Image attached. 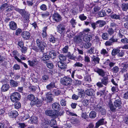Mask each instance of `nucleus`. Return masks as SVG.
Returning a JSON list of instances; mask_svg holds the SVG:
<instances>
[{
    "mask_svg": "<svg viewBox=\"0 0 128 128\" xmlns=\"http://www.w3.org/2000/svg\"><path fill=\"white\" fill-rule=\"evenodd\" d=\"M121 8L123 11H126L128 10V3L122 4L121 6Z\"/></svg>",
    "mask_w": 128,
    "mask_h": 128,
    "instance_id": "26",
    "label": "nucleus"
},
{
    "mask_svg": "<svg viewBox=\"0 0 128 128\" xmlns=\"http://www.w3.org/2000/svg\"><path fill=\"white\" fill-rule=\"evenodd\" d=\"M40 59L42 61H46L48 60L50 58L49 56L48 55L43 54L42 57L40 56Z\"/></svg>",
    "mask_w": 128,
    "mask_h": 128,
    "instance_id": "30",
    "label": "nucleus"
},
{
    "mask_svg": "<svg viewBox=\"0 0 128 128\" xmlns=\"http://www.w3.org/2000/svg\"><path fill=\"white\" fill-rule=\"evenodd\" d=\"M30 121L32 124H36L38 122V120L36 117L33 116L31 118Z\"/></svg>",
    "mask_w": 128,
    "mask_h": 128,
    "instance_id": "40",
    "label": "nucleus"
},
{
    "mask_svg": "<svg viewBox=\"0 0 128 128\" xmlns=\"http://www.w3.org/2000/svg\"><path fill=\"white\" fill-rule=\"evenodd\" d=\"M106 87H105L104 89L103 90H100L97 92L96 93V94L97 96L99 95L100 97L103 96V95H105V92L106 90Z\"/></svg>",
    "mask_w": 128,
    "mask_h": 128,
    "instance_id": "38",
    "label": "nucleus"
},
{
    "mask_svg": "<svg viewBox=\"0 0 128 128\" xmlns=\"http://www.w3.org/2000/svg\"><path fill=\"white\" fill-rule=\"evenodd\" d=\"M119 68L118 66H115L111 69L112 72L114 73H117L119 71Z\"/></svg>",
    "mask_w": 128,
    "mask_h": 128,
    "instance_id": "48",
    "label": "nucleus"
},
{
    "mask_svg": "<svg viewBox=\"0 0 128 128\" xmlns=\"http://www.w3.org/2000/svg\"><path fill=\"white\" fill-rule=\"evenodd\" d=\"M84 80L86 82H90L91 81L90 76L89 75H87L84 77Z\"/></svg>",
    "mask_w": 128,
    "mask_h": 128,
    "instance_id": "60",
    "label": "nucleus"
},
{
    "mask_svg": "<svg viewBox=\"0 0 128 128\" xmlns=\"http://www.w3.org/2000/svg\"><path fill=\"white\" fill-rule=\"evenodd\" d=\"M47 29V27H45L42 30V36L43 38H45L47 36V33L46 32V30Z\"/></svg>",
    "mask_w": 128,
    "mask_h": 128,
    "instance_id": "42",
    "label": "nucleus"
},
{
    "mask_svg": "<svg viewBox=\"0 0 128 128\" xmlns=\"http://www.w3.org/2000/svg\"><path fill=\"white\" fill-rule=\"evenodd\" d=\"M86 94L89 96H94L95 94V92L92 88L87 89L85 90Z\"/></svg>",
    "mask_w": 128,
    "mask_h": 128,
    "instance_id": "11",
    "label": "nucleus"
},
{
    "mask_svg": "<svg viewBox=\"0 0 128 128\" xmlns=\"http://www.w3.org/2000/svg\"><path fill=\"white\" fill-rule=\"evenodd\" d=\"M8 5L7 3H5L2 4L0 7V9L2 11H4L8 7Z\"/></svg>",
    "mask_w": 128,
    "mask_h": 128,
    "instance_id": "41",
    "label": "nucleus"
},
{
    "mask_svg": "<svg viewBox=\"0 0 128 128\" xmlns=\"http://www.w3.org/2000/svg\"><path fill=\"white\" fill-rule=\"evenodd\" d=\"M97 109L99 110L102 115H104L106 114V110L104 108L99 105L97 106Z\"/></svg>",
    "mask_w": 128,
    "mask_h": 128,
    "instance_id": "24",
    "label": "nucleus"
},
{
    "mask_svg": "<svg viewBox=\"0 0 128 128\" xmlns=\"http://www.w3.org/2000/svg\"><path fill=\"white\" fill-rule=\"evenodd\" d=\"M56 82H51L50 83L46 86V88L48 90H50L51 89L56 88Z\"/></svg>",
    "mask_w": 128,
    "mask_h": 128,
    "instance_id": "15",
    "label": "nucleus"
},
{
    "mask_svg": "<svg viewBox=\"0 0 128 128\" xmlns=\"http://www.w3.org/2000/svg\"><path fill=\"white\" fill-rule=\"evenodd\" d=\"M110 17L112 18L115 20H120L121 18L120 15H117L116 14H112L110 15Z\"/></svg>",
    "mask_w": 128,
    "mask_h": 128,
    "instance_id": "37",
    "label": "nucleus"
},
{
    "mask_svg": "<svg viewBox=\"0 0 128 128\" xmlns=\"http://www.w3.org/2000/svg\"><path fill=\"white\" fill-rule=\"evenodd\" d=\"M48 121L49 122V124H50L52 126L55 125L56 123V120L53 119H51L50 121L48 120Z\"/></svg>",
    "mask_w": 128,
    "mask_h": 128,
    "instance_id": "62",
    "label": "nucleus"
},
{
    "mask_svg": "<svg viewBox=\"0 0 128 128\" xmlns=\"http://www.w3.org/2000/svg\"><path fill=\"white\" fill-rule=\"evenodd\" d=\"M120 50L118 49H113L112 52V56H115L120 52Z\"/></svg>",
    "mask_w": 128,
    "mask_h": 128,
    "instance_id": "43",
    "label": "nucleus"
},
{
    "mask_svg": "<svg viewBox=\"0 0 128 128\" xmlns=\"http://www.w3.org/2000/svg\"><path fill=\"white\" fill-rule=\"evenodd\" d=\"M46 100L47 102H50L53 100V99L51 96H47Z\"/></svg>",
    "mask_w": 128,
    "mask_h": 128,
    "instance_id": "56",
    "label": "nucleus"
},
{
    "mask_svg": "<svg viewBox=\"0 0 128 128\" xmlns=\"http://www.w3.org/2000/svg\"><path fill=\"white\" fill-rule=\"evenodd\" d=\"M90 102V100L85 99L82 101V104L84 106H86L89 104Z\"/></svg>",
    "mask_w": 128,
    "mask_h": 128,
    "instance_id": "50",
    "label": "nucleus"
},
{
    "mask_svg": "<svg viewBox=\"0 0 128 128\" xmlns=\"http://www.w3.org/2000/svg\"><path fill=\"white\" fill-rule=\"evenodd\" d=\"M39 102L38 99L37 98H35L34 99H33L31 101L30 104L31 106H32L38 104Z\"/></svg>",
    "mask_w": 128,
    "mask_h": 128,
    "instance_id": "25",
    "label": "nucleus"
},
{
    "mask_svg": "<svg viewBox=\"0 0 128 128\" xmlns=\"http://www.w3.org/2000/svg\"><path fill=\"white\" fill-rule=\"evenodd\" d=\"M61 84L64 86L68 87L70 86L72 83V80L71 78L69 77L65 76L60 79Z\"/></svg>",
    "mask_w": 128,
    "mask_h": 128,
    "instance_id": "1",
    "label": "nucleus"
},
{
    "mask_svg": "<svg viewBox=\"0 0 128 128\" xmlns=\"http://www.w3.org/2000/svg\"><path fill=\"white\" fill-rule=\"evenodd\" d=\"M82 45L83 47L84 46L86 48H88L91 46L92 44L88 42L86 43L83 42L82 44Z\"/></svg>",
    "mask_w": 128,
    "mask_h": 128,
    "instance_id": "44",
    "label": "nucleus"
},
{
    "mask_svg": "<svg viewBox=\"0 0 128 128\" xmlns=\"http://www.w3.org/2000/svg\"><path fill=\"white\" fill-rule=\"evenodd\" d=\"M15 10L18 12L22 16L23 14H25L26 11L24 9H20L19 8H16Z\"/></svg>",
    "mask_w": 128,
    "mask_h": 128,
    "instance_id": "35",
    "label": "nucleus"
},
{
    "mask_svg": "<svg viewBox=\"0 0 128 128\" xmlns=\"http://www.w3.org/2000/svg\"><path fill=\"white\" fill-rule=\"evenodd\" d=\"M49 56L50 57L52 58H55L56 56V53L55 51L51 50H50L49 52Z\"/></svg>",
    "mask_w": 128,
    "mask_h": 128,
    "instance_id": "31",
    "label": "nucleus"
},
{
    "mask_svg": "<svg viewBox=\"0 0 128 128\" xmlns=\"http://www.w3.org/2000/svg\"><path fill=\"white\" fill-rule=\"evenodd\" d=\"M108 105L110 110L113 112H115L118 109L117 107L112 104L111 100H110L108 102Z\"/></svg>",
    "mask_w": 128,
    "mask_h": 128,
    "instance_id": "6",
    "label": "nucleus"
},
{
    "mask_svg": "<svg viewBox=\"0 0 128 128\" xmlns=\"http://www.w3.org/2000/svg\"><path fill=\"white\" fill-rule=\"evenodd\" d=\"M22 36L25 39L28 40L30 38V34L28 32L24 31L22 33Z\"/></svg>",
    "mask_w": 128,
    "mask_h": 128,
    "instance_id": "16",
    "label": "nucleus"
},
{
    "mask_svg": "<svg viewBox=\"0 0 128 128\" xmlns=\"http://www.w3.org/2000/svg\"><path fill=\"white\" fill-rule=\"evenodd\" d=\"M117 40L116 38H114L112 37L108 40L106 41L105 43V45L106 46L112 45L113 42H117Z\"/></svg>",
    "mask_w": 128,
    "mask_h": 128,
    "instance_id": "8",
    "label": "nucleus"
},
{
    "mask_svg": "<svg viewBox=\"0 0 128 128\" xmlns=\"http://www.w3.org/2000/svg\"><path fill=\"white\" fill-rule=\"evenodd\" d=\"M83 64L79 62H76L75 63L73 67L75 68L77 67H82Z\"/></svg>",
    "mask_w": 128,
    "mask_h": 128,
    "instance_id": "51",
    "label": "nucleus"
},
{
    "mask_svg": "<svg viewBox=\"0 0 128 128\" xmlns=\"http://www.w3.org/2000/svg\"><path fill=\"white\" fill-rule=\"evenodd\" d=\"M28 62L29 63V64L31 66H33L38 63V61L36 59H34L32 61L28 60Z\"/></svg>",
    "mask_w": 128,
    "mask_h": 128,
    "instance_id": "33",
    "label": "nucleus"
},
{
    "mask_svg": "<svg viewBox=\"0 0 128 128\" xmlns=\"http://www.w3.org/2000/svg\"><path fill=\"white\" fill-rule=\"evenodd\" d=\"M35 98L34 96L32 94L28 95L27 96V99L31 101Z\"/></svg>",
    "mask_w": 128,
    "mask_h": 128,
    "instance_id": "55",
    "label": "nucleus"
},
{
    "mask_svg": "<svg viewBox=\"0 0 128 128\" xmlns=\"http://www.w3.org/2000/svg\"><path fill=\"white\" fill-rule=\"evenodd\" d=\"M48 79V76L47 75H44L42 76V80L43 82H46Z\"/></svg>",
    "mask_w": 128,
    "mask_h": 128,
    "instance_id": "57",
    "label": "nucleus"
},
{
    "mask_svg": "<svg viewBox=\"0 0 128 128\" xmlns=\"http://www.w3.org/2000/svg\"><path fill=\"white\" fill-rule=\"evenodd\" d=\"M94 71L98 73L99 76L102 77H104L105 75V72L102 69L98 68H95Z\"/></svg>",
    "mask_w": 128,
    "mask_h": 128,
    "instance_id": "9",
    "label": "nucleus"
},
{
    "mask_svg": "<svg viewBox=\"0 0 128 128\" xmlns=\"http://www.w3.org/2000/svg\"><path fill=\"white\" fill-rule=\"evenodd\" d=\"M59 57L60 60L62 62L65 60L66 58V56L62 54H60Z\"/></svg>",
    "mask_w": 128,
    "mask_h": 128,
    "instance_id": "52",
    "label": "nucleus"
},
{
    "mask_svg": "<svg viewBox=\"0 0 128 128\" xmlns=\"http://www.w3.org/2000/svg\"><path fill=\"white\" fill-rule=\"evenodd\" d=\"M45 113L47 116L54 118L58 116V112L55 110H47L46 111Z\"/></svg>",
    "mask_w": 128,
    "mask_h": 128,
    "instance_id": "3",
    "label": "nucleus"
},
{
    "mask_svg": "<svg viewBox=\"0 0 128 128\" xmlns=\"http://www.w3.org/2000/svg\"><path fill=\"white\" fill-rule=\"evenodd\" d=\"M65 26L62 24H59L57 26V31L60 34H62L64 32Z\"/></svg>",
    "mask_w": 128,
    "mask_h": 128,
    "instance_id": "4",
    "label": "nucleus"
},
{
    "mask_svg": "<svg viewBox=\"0 0 128 128\" xmlns=\"http://www.w3.org/2000/svg\"><path fill=\"white\" fill-rule=\"evenodd\" d=\"M14 6H8V8H6V9L4 11V14L6 15L8 14L10 12L12 11L14 8Z\"/></svg>",
    "mask_w": 128,
    "mask_h": 128,
    "instance_id": "20",
    "label": "nucleus"
},
{
    "mask_svg": "<svg viewBox=\"0 0 128 128\" xmlns=\"http://www.w3.org/2000/svg\"><path fill=\"white\" fill-rule=\"evenodd\" d=\"M49 123L48 120H45L44 122H43L41 124L42 128H48Z\"/></svg>",
    "mask_w": 128,
    "mask_h": 128,
    "instance_id": "28",
    "label": "nucleus"
},
{
    "mask_svg": "<svg viewBox=\"0 0 128 128\" xmlns=\"http://www.w3.org/2000/svg\"><path fill=\"white\" fill-rule=\"evenodd\" d=\"M96 116V113L94 111H91L90 113L89 117L91 118H95Z\"/></svg>",
    "mask_w": 128,
    "mask_h": 128,
    "instance_id": "46",
    "label": "nucleus"
},
{
    "mask_svg": "<svg viewBox=\"0 0 128 128\" xmlns=\"http://www.w3.org/2000/svg\"><path fill=\"white\" fill-rule=\"evenodd\" d=\"M45 63L46 64V66L49 68L52 69L53 68L54 65L52 63L48 62L47 61H46Z\"/></svg>",
    "mask_w": 128,
    "mask_h": 128,
    "instance_id": "53",
    "label": "nucleus"
},
{
    "mask_svg": "<svg viewBox=\"0 0 128 128\" xmlns=\"http://www.w3.org/2000/svg\"><path fill=\"white\" fill-rule=\"evenodd\" d=\"M57 64L58 67L62 70L66 69L67 67L66 65L61 61H58L57 62Z\"/></svg>",
    "mask_w": 128,
    "mask_h": 128,
    "instance_id": "17",
    "label": "nucleus"
},
{
    "mask_svg": "<svg viewBox=\"0 0 128 128\" xmlns=\"http://www.w3.org/2000/svg\"><path fill=\"white\" fill-rule=\"evenodd\" d=\"M70 23L73 28L75 27V25L76 23V20H74L73 18H72L70 21Z\"/></svg>",
    "mask_w": 128,
    "mask_h": 128,
    "instance_id": "54",
    "label": "nucleus"
},
{
    "mask_svg": "<svg viewBox=\"0 0 128 128\" xmlns=\"http://www.w3.org/2000/svg\"><path fill=\"white\" fill-rule=\"evenodd\" d=\"M100 54L104 56H108V52L107 51L106 49L103 48L100 50Z\"/></svg>",
    "mask_w": 128,
    "mask_h": 128,
    "instance_id": "49",
    "label": "nucleus"
},
{
    "mask_svg": "<svg viewBox=\"0 0 128 128\" xmlns=\"http://www.w3.org/2000/svg\"><path fill=\"white\" fill-rule=\"evenodd\" d=\"M40 8L41 10L43 11L46 10L47 9L46 6L44 4H43L41 5Z\"/></svg>",
    "mask_w": 128,
    "mask_h": 128,
    "instance_id": "63",
    "label": "nucleus"
},
{
    "mask_svg": "<svg viewBox=\"0 0 128 128\" xmlns=\"http://www.w3.org/2000/svg\"><path fill=\"white\" fill-rule=\"evenodd\" d=\"M98 14L100 17H104L106 15L105 11L104 10H102L99 12L98 13Z\"/></svg>",
    "mask_w": 128,
    "mask_h": 128,
    "instance_id": "34",
    "label": "nucleus"
},
{
    "mask_svg": "<svg viewBox=\"0 0 128 128\" xmlns=\"http://www.w3.org/2000/svg\"><path fill=\"white\" fill-rule=\"evenodd\" d=\"M114 105L118 108H120L122 104V102L120 99L116 100L114 102Z\"/></svg>",
    "mask_w": 128,
    "mask_h": 128,
    "instance_id": "23",
    "label": "nucleus"
},
{
    "mask_svg": "<svg viewBox=\"0 0 128 128\" xmlns=\"http://www.w3.org/2000/svg\"><path fill=\"white\" fill-rule=\"evenodd\" d=\"M95 49V48L94 47L92 46L89 50L87 51L86 52L90 54H94Z\"/></svg>",
    "mask_w": 128,
    "mask_h": 128,
    "instance_id": "45",
    "label": "nucleus"
},
{
    "mask_svg": "<svg viewBox=\"0 0 128 128\" xmlns=\"http://www.w3.org/2000/svg\"><path fill=\"white\" fill-rule=\"evenodd\" d=\"M10 86L13 87H16L19 85V82H16L14 80H11L10 81Z\"/></svg>",
    "mask_w": 128,
    "mask_h": 128,
    "instance_id": "19",
    "label": "nucleus"
},
{
    "mask_svg": "<svg viewBox=\"0 0 128 128\" xmlns=\"http://www.w3.org/2000/svg\"><path fill=\"white\" fill-rule=\"evenodd\" d=\"M85 94V92L83 90H78V96L80 98H84V97Z\"/></svg>",
    "mask_w": 128,
    "mask_h": 128,
    "instance_id": "36",
    "label": "nucleus"
},
{
    "mask_svg": "<svg viewBox=\"0 0 128 128\" xmlns=\"http://www.w3.org/2000/svg\"><path fill=\"white\" fill-rule=\"evenodd\" d=\"M52 107L53 109L55 110H54L57 111V110H58L60 109V106L59 104L56 102L52 104Z\"/></svg>",
    "mask_w": 128,
    "mask_h": 128,
    "instance_id": "21",
    "label": "nucleus"
},
{
    "mask_svg": "<svg viewBox=\"0 0 128 128\" xmlns=\"http://www.w3.org/2000/svg\"><path fill=\"white\" fill-rule=\"evenodd\" d=\"M109 35L107 33H104L102 35V37L104 40H108V38Z\"/></svg>",
    "mask_w": 128,
    "mask_h": 128,
    "instance_id": "47",
    "label": "nucleus"
},
{
    "mask_svg": "<svg viewBox=\"0 0 128 128\" xmlns=\"http://www.w3.org/2000/svg\"><path fill=\"white\" fill-rule=\"evenodd\" d=\"M124 38H123L121 40V41L124 44H127L128 43V39L127 38H126L125 37H124Z\"/></svg>",
    "mask_w": 128,
    "mask_h": 128,
    "instance_id": "64",
    "label": "nucleus"
},
{
    "mask_svg": "<svg viewBox=\"0 0 128 128\" xmlns=\"http://www.w3.org/2000/svg\"><path fill=\"white\" fill-rule=\"evenodd\" d=\"M15 108L17 109H18L20 108L21 106L20 103L19 102H16L14 104Z\"/></svg>",
    "mask_w": 128,
    "mask_h": 128,
    "instance_id": "58",
    "label": "nucleus"
},
{
    "mask_svg": "<svg viewBox=\"0 0 128 128\" xmlns=\"http://www.w3.org/2000/svg\"><path fill=\"white\" fill-rule=\"evenodd\" d=\"M30 16V13L26 11L22 17L24 20H28L29 19Z\"/></svg>",
    "mask_w": 128,
    "mask_h": 128,
    "instance_id": "29",
    "label": "nucleus"
},
{
    "mask_svg": "<svg viewBox=\"0 0 128 128\" xmlns=\"http://www.w3.org/2000/svg\"><path fill=\"white\" fill-rule=\"evenodd\" d=\"M101 9V8L99 6H95L94 8V12H93L94 14H95L96 12L99 11Z\"/></svg>",
    "mask_w": 128,
    "mask_h": 128,
    "instance_id": "61",
    "label": "nucleus"
},
{
    "mask_svg": "<svg viewBox=\"0 0 128 128\" xmlns=\"http://www.w3.org/2000/svg\"><path fill=\"white\" fill-rule=\"evenodd\" d=\"M107 32L110 35H111L114 34V30L112 28H108L107 30Z\"/></svg>",
    "mask_w": 128,
    "mask_h": 128,
    "instance_id": "59",
    "label": "nucleus"
},
{
    "mask_svg": "<svg viewBox=\"0 0 128 128\" xmlns=\"http://www.w3.org/2000/svg\"><path fill=\"white\" fill-rule=\"evenodd\" d=\"M9 116L11 118H16L18 115V113L16 110L11 111L8 114Z\"/></svg>",
    "mask_w": 128,
    "mask_h": 128,
    "instance_id": "14",
    "label": "nucleus"
},
{
    "mask_svg": "<svg viewBox=\"0 0 128 128\" xmlns=\"http://www.w3.org/2000/svg\"><path fill=\"white\" fill-rule=\"evenodd\" d=\"M21 96L18 92H14L12 93L10 96L11 101L13 102H16L20 99Z\"/></svg>",
    "mask_w": 128,
    "mask_h": 128,
    "instance_id": "2",
    "label": "nucleus"
},
{
    "mask_svg": "<svg viewBox=\"0 0 128 128\" xmlns=\"http://www.w3.org/2000/svg\"><path fill=\"white\" fill-rule=\"evenodd\" d=\"M82 39V38L81 36H76L74 38V41L75 43H80L82 45L83 42Z\"/></svg>",
    "mask_w": 128,
    "mask_h": 128,
    "instance_id": "7",
    "label": "nucleus"
},
{
    "mask_svg": "<svg viewBox=\"0 0 128 128\" xmlns=\"http://www.w3.org/2000/svg\"><path fill=\"white\" fill-rule=\"evenodd\" d=\"M9 26L10 28L12 30H15L17 28L16 24L13 21L10 22Z\"/></svg>",
    "mask_w": 128,
    "mask_h": 128,
    "instance_id": "18",
    "label": "nucleus"
},
{
    "mask_svg": "<svg viewBox=\"0 0 128 128\" xmlns=\"http://www.w3.org/2000/svg\"><path fill=\"white\" fill-rule=\"evenodd\" d=\"M9 88L10 86L8 84H4L1 88V91L4 92L6 91L9 89Z\"/></svg>",
    "mask_w": 128,
    "mask_h": 128,
    "instance_id": "22",
    "label": "nucleus"
},
{
    "mask_svg": "<svg viewBox=\"0 0 128 128\" xmlns=\"http://www.w3.org/2000/svg\"><path fill=\"white\" fill-rule=\"evenodd\" d=\"M46 46V44L45 42L42 43V44L40 45V46H38V48H36L35 50L36 51L38 52L40 51V52H43L44 51V48Z\"/></svg>",
    "mask_w": 128,
    "mask_h": 128,
    "instance_id": "10",
    "label": "nucleus"
},
{
    "mask_svg": "<svg viewBox=\"0 0 128 128\" xmlns=\"http://www.w3.org/2000/svg\"><path fill=\"white\" fill-rule=\"evenodd\" d=\"M91 62L94 66H95L96 64L99 63L100 58L98 57L93 56L92 58Z\"/></svg>",
    "mask_w": 128,
    "mask_h": 128,
    "instance_id": "12",
    "label": "nucleus"
},
{
    "mask_svg": "<svg viewBox=\"0 0 128 128\" xmlns=\"http://www.w3.org/2000/svg\"><path fill=\"white\" fill-rule=\"evenodd\" d=\"M101 82L103 84L106 86L108 83V78L106 77H103L101 80Z\"/></svg>",
    "mask_w": 128,
    "mask_h": 128,
    "instance_id": "27",
    "label": "nucleus"
},
{
    "mask_svg": "<svg viewBox=\"0 0 128 128\" xmlns=\"http://www.w3.org/2000/svg\"><path fill=\"white\" fill-rule=\"evenodd\" d=\"M60 91L57 90H54L51 92V93L50 94H51L54 96H58L60 93Z\"/></svg>",
    "mask_w": 128,
    "mask_h": 128,
    "instance_id": "32",
    "label": "nucleus"
},
{
    "mask_svg": "<svg viewBox=\"0 0 128 128\" xmlns=\"http://www.w3.org/2000/svg\"><path fill=\"white\" fill-rule=\"evenodd\" d=\"M106 123V122L105 121L104 119L102 118L99 120L96 123V128H98L99 126L103 124H104Z\"/></svg>",
    "mask_w": 128,
    "mask_h": 128,
    "instance_id": "13",
    "label": "nucleus"
},
{
    "mask_svg": "<svg viewBox=\"0 0 128 128\" xmlns=\"http://www.w3.org/2000/svg\"><path fill=\"white\" fill-rule=\"evenodd\" d=\"M96 23L98 24H99V26L101 27L106 24V22L103 20H99L96 22Z\"/></svg>",
    "mask_w": 128,
    "mask_h": 128,
    "instance_id": "39",
    "label": "nucleus"
},
{
    "mask_svg": "<svg viewBox=\"0 0 128 128\" xmlns=\"http://www.w3.org/2000/svg\"><path fill=\"white\" fill-rule=\"evenodd\" d=\"M52 18L53 20L57 22H59L61 20V16L57 12L54 14L52 16Z\"/></svg>",
    "mask_w": 128,
    "mask_h": 128,
    "instance_id": "5",
    "label": "nucleus"
}]
</instances>
